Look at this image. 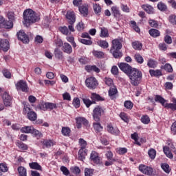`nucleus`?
I'll return each instance as SVG.
<instances>
[{
	"mask_svg": "<svg viewBox=\"0 0 176 176\" xmlns=\"http://www.w3.org/2000/svg\"><path fill=\"white\" fill-rule=\"evenodd\" d=\"M23 17L24 20L23 23L25 27H29L30 24H34V23H36L41 20L39 15L32 9L25 10L23 12Z\"/></svg>",
	"mask_w": 176,
	"mask_h": 176,
	"instance_id": "1",
	"label": "nucleus"
},
{
	"mask_svg": "<svg viewBox=\"0 0 176 176\" xmlns=\"http://www.w3.org/2000/svg\"><path fill=\"white\" fill-rule=\"evenodd\" d=\"M129 78L132 86H138L142 82V72L137 68H133Z\"/></svg>",
	"mask_w": 176,
	"mask_h": 176,
	"instance_id": "2",
	"label": "nucleus"
},
{
	"mask_svg": "<svg viewBox=\"0 0 176 176\" xmlns=\"http://www.w3.org/2000/svg\"><path fill=\"white\" fill-rule=\"evenodd\" d=\"M104 113V109L101 106H97L93 111V118L95 122H100V117Z\"/></svg>",
	"mask_w": 176,
	"mask_h": 176,
	"instance_id": "3",
	"label": "nucleus"
},
{
	"mask_svg": "<svg viewBox=\"0 0 176 176\" xmlns=\"http://www.w3.org/2000/svg\"><path fill=\"white\" fill-rule=\"evenodd\" d=\"M23 112L28 114V119L31 120V122H35V120H36L38 118V115H36V113H35V111H31V109L29 107H24Z\"/></svg>",
	"mask_w": 176,
	"mask_h": 176,
	"instance_id": "4",
	"label": "nucleus"
},
{
	"mask_svg": "<svg viewBox=\"0 0 176 176\" xmlns=\"http://www.w3.org/2000/svg\"><path fill=\"white\" fill-rule=\"evenodd\" d=\"M85 84L88 89H91L92 90L96 89L98 86V82H97V79L94 77H89L86 79Z\"/></svg>",
	"mask_w": 176,
	"mask_h": 176,
	"instance_id": "5",
	"label": "nucleus"
},
{
	"mask_svg": "<svg viewBox=\"0 0 176 176\" xmlns=\"http://www.w3.org/2000/svg\"><path fill=\"white\" fill-rule=\"evenodd\" d=\"M139 170L145 175H152V174H153V168L145 164H140L139 166Z\"/></svg>",
	"mask_w": 176,
	"mask_h": 176,
	"instance_id": "6",
	"label": "nucleus"
},
{
	"mask_svg": "<svg viewBox=\"0 0 176 176\" xmlns=\"http://www.w3.org/2000/svg\"><path fill=\"white\" fill-rule=\"evenodd\" d=\"M17 38L19 41H21L23 43H28L30 42V38L28 35L25 34L24 30H20L17 34Z\"/></svg>",
	"mask_w": 176,
	"mask_h": 176,
	"instance_id": "7",
	"label": "nucleus"
},
{
	"mask_svg": "<svg viewBox=\"0 0 176 176\" xmlns=\"http://www.w3.org/2000/svg\"><path fill=\"white\" fill-rule=\"evenodd\" d=\"M118 67H119L120 69H121V71L124 72V74H127L128 75H129L131 74V71H133V67H131V66H130V65H129L128 63H120Z\"/></svg>",
	"mask_w": 176,
	"mask_h": 176,
	"instance_id": "8",
	"label": "nucleus"
},
{
	"mask_svg": "<svg viewBox=\"0 0 176 176\" xmlns=\"http://www.w3.org/2000/svg\"><path fill=\"white\" fill-rule=\"evenodd\" d=\"M16 87L17 90H21L25 93H27V91H28V86L27 85V82L23 80H19L16 84Z\"/></svg>",
	"mask_w": 176,
	"mask_h": 176,
	"instance_id": "9",
	"label": "nucleus"
},
{
	"mask_svg": "<svg viewBox=\"0 0 176 176\" xmlns=\"http://www.w3.org/2000/svg\"><path fill=\"white\" fill-rule=\"evenodd\" d=\"M10 49V45L7 39H0V50L8 52Z\"/></svg>",
	"mask_w": 176,
	"mask_h": 176,
	"instance_id": "10",
	"label": "nucleus"
},
{
	"mask_svg": "<svg viewBox=\"0 0 176 176\" xmlns=\"http://www.w3.org/2000/svg\"><path fill=\"white\" fill-rule=\"evenodd\" d=\"M91 162L95 163V164H100L101 163V158L98 155V153L96 151H92L90 155Z\"/></svg>",
	"mask_w": 176,
	"mask_h": 176,
	"instance_id": "11",
	"label": "nucleus"
},
{
	"mask_svg": "<svg viewBox=\"0 0 176 176\" xmlns=\"http://www.w3.org/2000/svg\"><path fill=\"white\" fill-rule=\"evenodd\" d=\"M66 18L68 20L69 24H74L75 21H76V16L74 11H67Z\"/></svg>",
	"mask_w": 176,
	"mask_h": 176,
	"instance_id": "12",
	"label": "nucleus"
},
{
	"mask_svg": "<svg viewBox=\"0 0 176 176\" xmlns=\"http://www.w3.org/2000/svg\"><path fill=\"white\" fill-rule=\"evenodd\" d=\"M2 97L5 107H12V97L9 96V94L5 92Z\"/></svg>",
	"mask_w": 176,
	"mask_h": 176,
	"instance_id": "13",
	"label": "nucleus"
},
{
	"mask_svg": "<svg viewBox=\"0 0 176 176\" xmlns=\"http://www.w3.org/2000/svg\"><path fill=\"white\" fill-rule=\"evenodd\" d=\"M122 46V43H120L119 39H114L112 41V46L110 50L111 52H112V50H120Z\"/></svg>",
	"mask_w": 176,
	"mask_h": 176,
	"instance_id": "14",
	"label": "nucleus"
},
{
	"mask_svg": "<svg viewBox=\"0 0 176 176\" xmlns=\"http://www.w3.org/2000/svg\"><path fill=\"white\" fill-rule=\"evenodd\" d=\"M107 130L108 133L113 135H119V134H120V131H119L118 128H113L111 124L107 125Z\"/></svg>",
	"mask_w": 176,
	"mask_h": 176,
	"instance_id": "15",
	"label": "nucleus"
},
{
	"mask_svg": "<svg viewBox=\"0 0 176 176\" xmlns=\"http://www.w3.org/2000/svg\"><path fill=\"white\" fill-rule=\"evenodd\" d=\"M62 50L67 54H71V53H72V46L68 43H64L62 45Z\"/></svg>",
	"mask_w": 176,
	"mask_h": 176,
	"instance_id": "16",
	"label": "nucleus"
},
{
	"mask_svg": "<svg viewBox=\"0 0 176 176\" xmlns=\"http://www.w3.org/2000/svg\"><path fill=\"white\" fill-rule=\"evenodd\" d=\"M78 160H81L83 162L85 159H86V156H87V149H80L78 153Z\"/></svg>",
	"mask_w": 176,
	"mask_h": 176,
	"instance_id": "17",
	"label": "nucleus"
},
{
	"mask_svg": "<svg viewBox=\"0 0 176 176\" xmlns=\"http://www.w3.org/2000/svg\"><path fill=\"white\" fill-rule=\"evenodd\" d=\"M54 54L56 60H64V54L58 48L54 50Z\"/></svg>",
	"mask_w": 176,
	"mask_h": 176,
	"instance_id": "18",
	"label": "nucleus"
},
{
	"mask_svg": "<svg viewBox=\"0 0 176 176\" xmlns=\"http://www.w3.org/2000/svg\"><path fill=\"white\" fill-rule=\"evenodd\" d=\"M142 9L146 12L148 14H153L155 10L153 9V7L152 6H149L148 4L146 5H143L142 6Z\"/></svg>",
	"mask_w": 176,
	"mask_h": 176,
	"instance_id": "19",
	"label": "nucleus"
},
{
	"mask_svg": "<svg viewBox=\"0 0 176 176\" xmlns=\"http://www.w3.org/2000/svg\"><path fill=\"white\" fill-rule=\"evenodd\" d=\"M155 101L156 102H160V104H161L162 107H165L166 102L167 100H165L163 97H162V96H160V95H155Z\"/></svg>",
	"mask_w": 176,
	"mask_h": 176,
	"instance_id": "20",
	"label": "nucleus"
},
{
	"mask_svg": "<svg viewBox=\"0 0 176 176\" xmlns=\"http://www.w3.org/2000/svg\"><path fill=\"white\" fill-rule=\"evenodd\" d=\"M110 53L113 54L114 58H120V57L123 56V54L122 52H120V50H113L112 51L110 50Z\"/></svg>",
	"mask_w": 176,
	"mask_h": 176,
	"instance_id": "21",
	"label": "nucleus"
},
{
	"mask_svg": "<svg viewBox=\"0 0 176 176\" xmlns=\"http://www.w3.org/2000/svg\"><path fill=\"white\" fill-rule=\"evenodd\" d=\"M148 32L153 38H157V36H160V31L157 29H151Z\"/></svg>",
	"mask_w": 176,
	"mask_h": 176,
	"instance_id": "22",
	"label": "nucleus"
},
{
	"mask_svg": "<svg viewBox=\"0 0 176 176\" xmlns=\"http://www.w3.org/2000/svg\"><path fill=\"white\" fill-rule=\"evenodd\" d=\"M93 126L96 133H100V131H102V129H104L100 122H94Z\"/></svg>",
	"mask_w": 176,
	"mask_h": 176,
	"instance_id": "23",
	"label": "nucleus"
},
{
	"mask_svg": "<svg viewBox=\"0 0 176 176\" xmlns=\"http://www.w3.org/2000/svg\"><path fill=\"white\" fill-rule=\"evenodd\" d=\"M118 94V89L115 86L111 87L109 90V96L111 97V100H113V96Z\"/></svg>",
	"mask_w": 176,
	"mask_h": 176,
	"instance_id": "24",
	"label": "nucleus"
},
{
	"mask_svg": "<svg viewBox=\"0 0 176 176\" xmlns=\"http://www.w3.org/2000/svg\"><path fill=\"white\" fill-rule=\"evenodd\" d=\"M149 74H150L151 76H155V78H157V76H162V71H160L159 69H157V70L150 69Z\"/></svg>",
	"mask_w": 176,
	"mask_h": 176,
	"instance_id": "25",
	"label": "nucleus"
},
{
	"mask_svg": "<svg viewBox=\"0 0 176 176\" xmlns=\"http://www.w3.org/2000/svg\"><path fill=\"white\" fill-rule=\"evenodd\" d=\"M161 168L166 173V174H170L171 171V168H170V165L167 163H163L161 164Z\"/></svg>",
	"mask_w": 176,
	"mask_h": 176,
	"instance_id": "26",
	"label": "nucleus"
},
{
	"mask_svg": "<svg viewBox=\"0 0 176 176\" xmlns=\"http://www.w3.org/2000/svg\"><path fill=\"white\" fill-rule=\"evenodd\" d=\"M79 12L83 16H87V14H89V8H87L86 6H82L79 7Z\"/></svg>",
	"mask_w": 176,
	"mask_h": 176,
	"instance_id": "27",
	"label": "nucleus"
},
{
	"mask_svg": "<svg viewBox=\"0 0 176 176\" xmlns=\"http://www.w3.org/2000/svg\"><path fill=\"white\" fill-rule=\"evenodd\" d=\"M97 43L98 46H100L102 49H108V47H109V44L106 41L100 40L97 42Z\"/></svg>",
	"mask_w": 176,
	"mask_h": 176,
	"instance_id": "28",
	"label": "nucleus"
},
{
	"mask_svg": "<svg viewBox=\"0 0 176 176\" xmlns=\"http://www.w3.org/2000/svg\"><path fill=\"white\" fill-rule=\"evenodd\" d=\"M36 111H47V107H46V103L43 102H40L36 107Z\"/></svg>",
	"mask_w": 176,
	"mask_h": 176,
	"instance_id": "29",
	"label": "nucleus"
},
{
	"mask_svg": "<svg viewBox=\"0 0 176 176\" xmlns=\"http://www.w3.org/2000/svg\"><path fill=\"white\" fill-rule=\"evenodd\" d=\"M29 166L30 168H32L33 170H38L40 171L42 170V166H41L38 162L30 163Z\"/></svg>",
	"mask_w": 176,
	"mask_h": 176,
	"instance_id": "30",
	"label": "nucleus"
},
{
	"mask_svg": "<svg viewBox=\"0 0 176 176\" xmlns=\"http://www.w3.org/2000/svg\"><path fill=\"white\" fill-rule=\"evenodd\" d=\"M165 108L176 111V99H173V103H166Z\"/></svg>",
	"mask_w": 176,
	"mask_h": 176,
	"instance_id": "31",
	"label": "nucleus"
},
{
	"mask_svg": "<svg viewBox=\"0 0 176 176\" xmlns=\"http://www.w3.org/2000/svg\"><path fill=\"white\" fill-rule=\"evenodd\" d=\"M34 127L30 126H26L23 128H21V133H25V134H31L32 133V129Z\"/></svg>",
	"mask_w": 176,
	"mask_h": 176,
	"instance_id": "32",
	"label": "nucleus"
},
{
	"mask_svg": "<svg viewBox=\"0 0 176 176\" xmlns=\"http://www.w3.org/2000/svg\"><path fill=\"white\" fill-rule=\"evenodd\" d=\"M163 151L167 157H168L169 159H173V153H171V151H170V148H168V147L164 146Z\"/></svg>",
	"mask_w": 176,
	"mask_h": 176,
	"instance_id": "33",
	"label": "nucleus"
},
{
	"mask_svg": "<svg viewBox=\"0 0 176 176\" xmlns=\"http://www.w3.org/2000/svg\"><path fill=\"white\" fill-rule=\"evenodd\" d=\"M61 133L63 135H65V137H69V135L71 134V129H69V127L63 126L62 128Z\"/></svg>",
	"mask_w": 176,
	"mask_h": 176,
	"instance_id": "34",
	"label": "nucleus"
},
{
	"mask_svg": "<svg viewBox=\"0 0 176 176\" xmlns=\"http://www.w3.org/2000/svg\"><path fill=\"white\" fill-rule=\"evenodd\" d=\"M85 105H86L87 108H90V105H91L92 104H96V102L94 100H90V99L88 98H82Z\"/></svg>",
	"mask_w": 176,
	"mask_h": 176,
	"instance_id": "35",
	"label": "nucleus"
},
{
	"mask_svg": "<svg viewBox=\"0 0 176 176\" xmlns=\"http://www.w3.org/2000/svg\"><path fill=\"white\" fill-rule=\"evenodd\" d=\"M132 46L135 50H141L142 49V44L139 41L133 42Z\"/></svg>",
	"mask_w": 176,
	"mask_h": 176,
	"instance_id": "36",
	"label": "nucleus"
},
{
	"mask_svg": "<svg viewBox=\"0 0 176 176\" xmlns=\"http://www.w3.org/2000/svg\"><path fill=\"white\" fill-rule=\"evenodd\" d=\"M111 12L114 17H120V11H119V8H118V7L116 6L112 7Z\"/></svg>",
	"mask_w": 176,
	"mask_h": 176,
	"instance_id": "37",
	"label": "nucleus"
},
{
	"mask_svg": "<svg viewBox=\"0 0 176 176\" xmlns=\"http://www.w3.org/2000/svg\"><path fill=\"white\" fill-rule=\"evenodd\" d=\"M59 31L63 34V35H71V32H69L67 26L60 27Z\"/></svg>",
	"mask_w": 176,
	"mask_h": 176,
	"instance_id": "38",
	"label": "nucleus"
},
{
	"mask_svg": "<svg viewBox=\"0 0 176 176\" xmlns=\"http://www.w3.org/2000/svg\"><path fill=\"white\" fill-rule=\"evenodd\" d=\"M147 65L149 68H156L157 65V62L153 59H149L147 63Z\"/></svg>",
	"mask_w": 176,
	"mask_h": 176,
	"instance_id": "39",
	"label": "nucleus"
},
{
	"mask_svg": "<svg viewBox=\"0 0 176 176\" xmlns=\"http://www.w3.org/2000/svg\"><path fill=\"white\" fill-rule=\"evenodd\" d=\"M18 172L20 176H27V169L23 166L18 168Z\"/></svg>",
	"mask_w": 176,
	"mask_h": 176,
	"instance_id": "40",
	"label": "nucleus"
},
{
	"mask_svg": "<svg viewBox=\"0 0 176 176\" xmlns=\"http://www.w3.org/2000/svg\"><path fill=\"white\" fill-rule=\"evenodd\" d=\"M92 53L97 58H102L104 56V54L101 51L94 50Z\"/></svg>",
	"mask_w": 176,
	"mask_h": 176,
	"instance_id": "41",
	"label": "nucleus"
},
{
	"mask_svg": "<svg viewBox=\"0 0 176 176\" xmlns=\"http://www.w3.org/2000/svg\"><path fill=\"white\" fill-rule=\"evenodd\" d=\"M134 58L135 61L139 64H142V63H144V58L142 57V56H141V54H135Z\"/></svg>",
	"mask_w": 176,
	"mask_h": 176,
	"instance_id": "42",
	"label": "nucleus"
},
{
	"mask_svg": "<svg viewBox=\"0 0 176 176\" xmlns=\"http://www.w3.org/2000/svg\"><path fill=\"white\" fill-rule=\"evenodd\" d=\"M148 154L150 159H152V160H153V159L156 157V150L151 148L150 150H148Z\"/></svg>",
	"mask_w": 176,
	"mask_h": 176,
	"instance_id": "43",
	"label": "nucleus"
},
{
	"mask_svg": "<svg viewBox=\"0 0 176 176\" xmlns=\"http://www.w3.org/2000/svg\"><path fill=\"white\" fill-rule=\"evenodd\" d=\"M16 146L19 148V149H21V151H27V149H28V146H27V144L21 142H18L16 143Z\"/></svg>",
	"mask_w": 176,
	"mask_h": 176,
	"instance_id": "44",
	"label": "nucleus"
},
{
	"mask_svg": "<svg viewBox=\"0 0 176 176\" xmlns=\"http://www.w3.org/2000/svg\"><path fill=\"white\" fill-rule=\"evenodd\" d=\"M91 100H95L96 101H102L104 100L102 97H100V95L94 93L91 94Z\"/></svg>",
	"mask_w": 176,
	"mask_h": 176,
	"instance_id": "45",
	"label": "nucleus"
},
{
	"mask_svg": "<svg viewBox=\"0 0 176 176\" xmlns=\"http://www.w3.org/2000/svg\"><path fill=\"white\" fill-rule=\"evenodd\" d=\"M79 144L81 146L80 149H86V146H87V142L85 140L82 138L79 139Z\"/></svg>",
	"mask_w": 176,
	"mask_h": 176,
	"instance_id": "46",
	"label": "nucleus"
},
{
	"mask_svg": "<svg viewBox=\"0 0 176 176\" xmlns=\"http://www.w3.org/2000/svg\"><path fill=\"white\" fill-rule=\"evenodd\" d=\"M108 30L104 28H101L100 36L101 38H108Z\"/></svg>",
	"mask_w": 176,
	"mask_h": 176,
	"instance_id": "47",
	"label": "nucleus"
},
{
	"mask_svg": "<svg viewBox=\"0 0 176 176\" xmlns=\"http://www.w3.org/2000/svg\"><path fill=\"white\" fill-rule=\"evenodd\" d=\"M141 122L144 123V124H148L151 122V119L148 116H143L141 118Z\"/></svg>",
	"mask_w": 176,
	"mask_h": 176,
	"instance_id": "48",
	"label": "nucleus"
},
{
	"mask_svg": "<svg viewBox=\"0 0 176 176\" xmlns=\"http://www.w3.org/2000/svg\"><path fill=\"white\" fill-rule=\"evenodd\" d=\"M13 27V21H6L3 28L6 30H10Z\"/></svg>",
	"mask_w": 176,
	"mask_h": 176,
	"instance_id": "49",
	"label": "nucleus"
},
{
	"mask_svg": "<svg viewBox=\"0 0 176 176\" xmlns=\"http://www.w3.org/2000/svg\"><path fill=\"white\" fill-rule=\"evenodd\" d=\"M133 102L130 100H126L124 103V106L126 109H133Z\"/></svg>",
	"mask_w": 176,
	"mask_h": 176,
	"instance_id": "50",
	"label": "nucleus"
},
{
	"mask_svg": "<svg viewBox=\"0 0 176 176\" xmlns=\"http://www.w3.org/2000/svg\"><path fill=\"white\" fill-rule=\"evenodd\" d=\"M73 105L76 108L80 107V100L78 98H74L73 100Z\"/></svg>",
	"mask_w": 176,
	"mask_h": 176,
	"instance_id": "51",
	"label": "nucleus"
},
{
	"mask_svg": "<svg viewBox=\"0 0 176 176\" xmlns=\"http://www.w3.org/2000/svg\"><path fill=\"white\" fill-rule=\"evenodd\" d=\"M93 8L96 14H98V13H101V6L99 4H94Z\"/></svg>",
	"mask_w": 176,
	"mask_h": 176,
	"instance_id": "52",
	"label": "nucleus"
},
{
	"mask_svg": "<svg viewBox=\"0 0 176 176\" xmlns=\"http://www.w3.org/2000/svg\"><path fill=\"white\" fill-rule=\"evenodd\" d=\"M76 124H82V123L83 124H87V123L86 118H82V117L77 118L76 119Z\"/></svg>",
	"mask_w": 176,
	"mask_h": 176,
	"instance_id": "53",
	"label": "nucleus"
},
{
	"mask_svg": "<svg viewBox=\"0 0 176 176\" xmlns=\"http://www.w3.org/2000/svg\"><path fill=\"white\" fill-rule=\"evenodd\" d=\"M80 42L82 43L83 45H93V41H91V39L89 38L88 40L85 38H80Z\"/></svg>",
	"mask_w": 176,
	"mask_h": 176,
	"instance_id": "54",
	"label": "nucleus"
},
{
	"mask_svg": "<svg viewBox=\"0 0 176 176\" xmlns=\"http://www.w3.org/2000/svg\"><path fill=\"white\" fill-rule=\"evenodd\" d=\"M157 8H158L159 10H161V12H164V10H166L167 9V6H166L162 2H160L157 4Z\"/></svg>",
	"mask_w": 176,
	"mask_h": 176,
	"instance_id": "55",
	"label": "nucleus"
},
{
	"mask_svg": "<svg viewBox=\"0 0 176 176\" xmlns=\"http://www.w3.org/2000/svg\"><path fill=\"white\" fill-rule=\"evenodd\" d=\"M3 75L5 78H7V79H10V78H12V74L8 69L3 70Z\"/></svg>",
	"mask_w": 176,
	"mask_h": 176,
	"instance_id": "56",
	"label": "nucleus"
},
{
	"mask_svg": "<svg viewBox=\"0 0 176 176\" xmlns=\"http://www.w3.org/2000/svg\"><path fill=\"white\" fill-rule=\"evenodd\" d=\"M106 157L107 160H116V159L113 158V153H112V151H107L106 153Z\"/></svg>",
	"mask_w": 176,
	"mask_h": 176,
	"instance_id": "57",
	"label": "nucleus"
},
{
	"mask_svg": "<svg viewBox=\"0 0 176 176\" xmlns=\"http://www.w3.org/2000/svg\"><path fill=\"white\" fill-rule=\"evenodd\" d=\"M94 170L86 168L85 169V176H93Z\"/></svg>",
	"mask_w": 176,
	"mask_h": 176,
	"instance_id": "58",
	"label": "nucleus"
},
{
	"mask_svg": "<svg viewBox=\"0 0 176 176\" xmlns=\"http://www.w3.org/2000/svg\"><path fill=\"white\" fill-rule=\"evenodd\" d=\"M43 144L46 146V148H50V146H53V145H54L53 140H45L43 142Z\"/></svg>",
	"mask_w": 176,
	"mask_h": 176,
	"instance_id": "59",
	"label": "nucleus"
},
{
	"mask_svg": "<svg viewBox=\"0 0 176 176\" xmlns=\"http://www.w3.org/2000/svg\"><path fill=\"white\" fill-rule=\"evenodd\" d=\"M164 41L165 43H167V45H171L173 43V38H171V36L166 35L164 38Z\"/></svg>",
	"mask_w": 176,
	"mask_h": 176,
	"instance_id": "60",
	"label": "nucleus"
},
{
	"mask_svg": "<svg viewBox=\"0 0 176 176\" xmlns=\"http://www.w3.org/2000/svg\"><path fill=\"white\" fill-rule=\"evenodd\" d=\"M164 69L167 72H173V67L171 65L166 63L165 65L163 67Z\"/></svg>",
	"mask_w": 176,
	"mask_h": 176,
	"instance_id": "61",
	"label": "nucleus"
},
{
	"mask_svg": "<svg viewBox=\"0 0 176 176\" xmlns=\"http://www.w3.org/2000/svg\"><path fill=\"white\" fill-rule=\"evenodd\" d=\"M60 171H62V173L64 175H66V176L69 175V170L65 166H61Z\"/></svg>",
	"mask_w": 176,
	"mask_h": 176,
	"instance_id": "62",
	"label": "nucleus"
},
{
	"mask_svg": "<svg viewBox=\"0 0 176 176\" xmlns=\"http://www.w3.org/2000/svg\"><path fill=\"white\" fill-rule=\"evenodd\" d=\"M45 105L47 107V109H54L56 108V105L54 103H50V102H45Z\"/></svg>",
	"mask_w": 176,
	"mask_h": 176,
	"instance_id": "63",
	"label": "nucleus"
},
{
	"mask_svg": "<svg viewBox=\"0 0 176 176\" xmlns=\"http://www.w3.org/2000/svg\"><path fill=\"white\" fill-rule=\"evenodd\" d=\"M168 21L171 23V24H175L176 25V15H170L168 17Z\"/></svg>",
	"mask_w": 176,
	"mask_h": 176,
	"instance_id": "64",
	"label": "nucleus"
}]
</instances>
